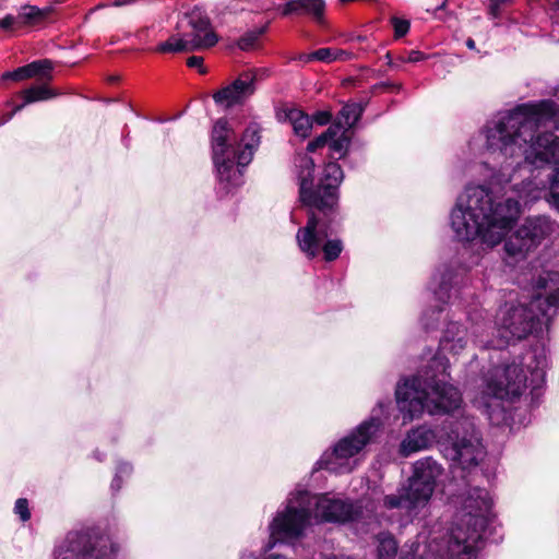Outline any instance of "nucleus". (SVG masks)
<instances>
[{"label":"nucleus","mask_w":559,"mask_h":559,"mask_svg":"<svg viewBox=\"0 0 559 559\" xmlns=\"http://www.w3.org/2000/svg\"><path fill=\"white\" fill-rule=\"evenodd\" d=\"M246 559H253V556L250 555Z\"/></svg>","instance_id":"603ef678"},{"label":"nucleus","mask_w":559,"mask_h":559,"mask_svg":"<svg viewBox=\"0 0 559 559\" xmlns=\"http://www.w3.org/2000/svg\"><path fill=\"white\" fill-rule=\"evenodd\" d=\"M557 223L546 215L528 216L504 241V252L513 262L523 261L557 230Z\"/></svg>","instance_id":"9b49d317"},{"label":"nucleus","mask_w":559,"mask_h":559,"mask_svg":"<svg viewBox=\"0 0 559 559\" xmlns=\"http://www.w3.org/2000/svg\"><path fill=\"white\" fill-rule=\"evenodd\" d=\"M513 190L520 200L512 197L497 201L484 186H469L456 201L451 213V226L461 241L479 238L481 243L492 248L499 245L521 215L522 201L525 205L546 195L545 182L524 180ZM547 201L559 211V168L551 177Z\"/></svg>","instance_id":"f03ea898"},{"label":"nucleus","mask_w":559,"mask_h":559,"mask_svg":"<svg viewBox=\"0 0 559 559\" xmlns=\"http://www.w3.org/2000/svg\"><path fill=\"white\" fill-rule=\"evenodd\" d=\"M233 131L228 121L218 119L212 131L213 160L217 169L221 183L224 189L240 186L242 182V169L251 162L253 152L259 145L260 136L255 128H247L241 139L242 148L235 151L231 147Z\"/></svg>","instance_id":"0eeeda50"},{"label":"nucleus","mask_w":559,"mask_h":559,"mask_svg":"<svg viewBox=\"0 0 559 559\" xmlns=\"http://www.w3.org/2000/svg\"><path fill=\"white\" fill-rule=\"evenodd\" d=\"M188 67L199 68L201 73H205V69L202 68L203 58L199 56H192L187 59Z\"/></svg>","instance_id":"58836bf2"},{"label":"nucleus","mask_w":559,"mask_h":559,"mask_svg":"<svg viewBox=\"0 0 559 559\" xmlns=\"http://www.w3.org/2000/svg\"><path fill=\"white\" fill-rule=\"evenodd\" d=\"M332 115L329 111H318L313 116V121H316L320 126H325L330 122Z\"/></svg>","instance_id":"4c0bfd02"},{"label":"nucleus","mask_w":559,"mask_h":559,"mask_svg":"<svg viewBox=\"0 0 559 559\" xmlns=\"http://www.w3.org/2000/svg\"><path fill=\"white\" fill-rule=\"evenodd\" d=\"M110 538L96 528H81L68 533L55 559H112Z\"/></svg>","instance_id":"ddd939ff"},{"label":"nucleus","mask_w":559,"mask_h":559,"mask_svg":"<svg viewBox=\"0 0 559 559\" xmlns=\"http://www.w3.org/2000/svg\"><path fill=\"white\" fill-rule=\"evenodd\" d=\"M453 277V272L444 266V270L440 274L439 286L433 290L438 300L447 302L450 299L451 282Z\"/></svg>","instance_id":"bb28decb"},{"label":"nucleus","mask_w":559,"mask_h":559,"mask_svg":"<svg viewBox=\"0 0 559 559\" xmlns=\"http://www.w3.org/2000/svg\"><path fill=\"white\" fill-rule=\"evenodd\" d=\"M380 426L379 418L371 417L365 420L352 433L341 439L331 454L323 455L319 464L335 473L352 472L355 464H352L349 460L358 455L371 442Z\"/></svg>","instance_id":"f8f14e48"},{"label":"nucleus","mask_w":559,"mask_h":559,"mask_svg":"<svg viewBox=\"0 0 559 559\" xmlns=\"http://www.w3.org/2000/svg\"><path fill=\"white\" fill-rule=\"evenodd\" d=\"M444 7H445V2H443L441 5H439L436 11L442 10Z\"/></svg>","instance_id":"de8ad7c7"},{"label":"nucleus","mask_w":559,"mask_h":559,"mask_svg":"<svg viewBox=\"0 0 559 559\" xmlns=\"http://www.w3.org/2000/svg\"><path fill=\"white\" fill-rule=\"evenodd\" d=\"M311 57H314V60L332 62L334 61V48H320L311 52Z\"/></svg>","instance_id":"72a5a7b5"},{"label":"nucleus","mask_w":559,"mask_h":559,"mask_svg":"<svg viewBox=\"0 0 559 559\" xmlns=\"http://www.w3.org/2000/svg\"><path fill=\"white\" fill-rule=\"evenodd\" d=\"M356 39H357V40H359V41H361V40H364V39H365V37H362V36H357V37H356Z\"/></svg>","instance_id":"8fccbe9b"},{"label":"nucleus","mask_w":559,"mask_h":559,"mask_svg":"<svg viewBox=\"0 0 559 559\" xmlns=\"http://www.w3.org/2000/svg\"><path fill=\"white\" fill-rule=\"evenodd\" d=\"M53 11L52 7L38 8L24 4L19 10V19L22 27L35 26L45 21Z\"/></svg>","instance_id":"4be33fe9"},{"label":"nucleus","mask_w":559,"mask_h":559,"mask_svg":"<svg viewBox=\"0 0 559 559\" xmlns=\"http://www.w3.org/2000/svg\"><path fill=\"white\" fill-rule=\"evenodd\" d=\"M486 391L479 405L490 407L486 397L491 396L497 400H514L522 395L527 386V378L523 369L512 364L506 367H495L485 377Z\"/></svg>","instance_id":"4468645a"},{"label":"nucleus","mask_w":559,"mask_h":559,"mask_svg":"<svg viewBox=\"0 0 559 559\" xmlns=\"http://www.w3.org/2000/svg\"><path fill=\"white\" fill-rule=\"evenodd\" d=\"M348 144H349V139L346 135V130H345L340 136H337V138L334 136L332 140H330L328 145H329L332 154L333 155L336 154L338 156V158H341L345 155Z\"/></svg>","instance_id":"2f4dec72"},{"label":"nucleus","mask_w":559,"mask_h":559,"mask_svg":"<svg viewBox=\"0 0 559 559\" xmlns=\"http://www.w3.org/2000/svg\"><path fill=\"white\" fill-rule=\"evenodd\" d=\"M21 96L24 102L23 104L16 106L14 112L21 110L27 104L50 99L56 96V93L50 90L47 84L44 83L41 85H34L24 90L21 93Z\"/></svg>","instance_id":"b1692460"},{"label":"nucleus","mask_w":559,"mask_h":559,"mask_svg":"<svg viewBox=\"0 0 559 559\" xmlns=\"http://www.w3.org/2000/svg\"><path fill=\"white\" fill-rule=\"evenodd\" d=\"M53 69L52 61L43 59L31 62L24 67L17 68L12 72L3 74V79H11L13 81H22L29 78H38L41 81H49L51 79V71Z\"/></svg>","instance_id":"a211bd4d"},{"label":"nucleus","mask_w":559,"mask_h":559,"mask_svg":"<svg viewBox=\"0 0 559 559\" xmlns=\"http://www.w3.org/2000/svg\"><path fill=\"white\" fill-rule=\"evenodd\" d=\"M435 433L426 427H418L407 433L402 441L400 452L404 456L427 449L435 441Z\"/></svg>","instance_id":"412c9836"},{"label":"nucleus","mask_w":559,"mask_h":559,"mask_svg":"<svg viewBox=\"0 0 559 559\" xmlns=\"http://www.w3.org/2000/svg\"><path fill=\"white\" fill-rule=\"evenodd\" d=\"M116 80H118V78H117V76H111V78H110V81H116Z\"/></svg>","instance_id":"3c124183"},{"label":"nucleus","mask_w":559,"mask_h":559,"mask_svg":"<svg viewBox=\"0 0 559 559\" xmlns=\"http://www.w3.org/2000/svg\"><path fill=\"white\" fill-rule=\"evenodd\" d=\"M364 109V106L358 103L347 104L342 108L340 115L343 119V123L347 129L356 124V122L360 119Z\"/></svg>","instance_id":"cd10ccee"},{"label":"nucleus","mask_w":559,"mask_h":559,"mask_svg":"<svg viewBox=\"0 0 559 559\" xmlns=\"http://www.w3.org/2000/svg\"><path fill=\"white\" fill-rule=\"evenodd\" d=\"M466 46L469 48V49H474L475 48V40L472 39V38H467L466 40Z\"/></svg>","instance_id":"37998d69"},{"label":"nucleus","mask_w":559,"mask_h":559,"mask_svg":"<svg viewBox=\"0 0 559 559\" xmlns=\"http://www.w3.org/2000/svg\"><path fill=\"white\" fill-rule=\"evenodd\" d=\"M378 559H395L397 543L390 533L378 535Z\"/></svg>","instance_id":"393cba45"},{"label":"nucleus","mask_w":559,"mask_h":559,"mask_svg":"<svg viewBox=\"0 0 559 559\" xmlns=\"http://www.w3.org/2000/svg\"><path fill=\"white\" fill-rule=\"evenodd\" d=\"M552 122L559 129V105L551 99L526 103L499 116L486 127L487 150L504 157H524L536 167L559 162V138L552 132L536 134L539 127ZM513 163L502 164L496 176L498 183L512 180Z\"/></svg>","instance_id":"f257e3e1"},{"label":"nucleus","mask_w":559,"mask_h":559,"mask_svg":"<svg viewBox=\"0 0 559 559\" xmlns=\"http://www.w3.org/2000/svg\"><path fill=\"white\" fill-rule=\"evenodd\" d=\"M353 58H354L353 52L334 48V61L335 60L346 61V60H350Z\"/></svg>","instance_id":"ea45409f"},{"label":"nucleus","mask_w":559,"mask_h":559,"mask_svg":"<svg viewBox=\"0 0 559 559\" xmlns=\"http://www.w3.org/2000/svg\"><path fill=\"white\" fill-rule=\"evenodd\" d=\"M158 52H189L185 36H170L156 47Z\"/></svg>","instance_id":"c85d7f7f"},{"label":"nucleus","mask_w":559,"mask_h":559,"mask_svg":"<svg viewBox=\"0 0 559 559\" xmlns=\"http://www.w3.org/2000/svg\"><path fill=\"white\" fill-rule=\"evenodd\" d=\"M461 503V523L448 542V559H475L492 502L486 489L473 487L462 495Z\"/></svg>","instance_id":"423d86ee"},{"label":"nucleus","mask_w":559,"mask_h":559,"mask_svg":"<svg viewBox=\"0 0 559 559\" xmlns=\"http://www.w3.org/2000/svg\"><path fill=\"white\" fill-rule=\"evenodd\" d=\"M266 31V26H263V27H260V28H255V29H252V31H248L247 33H245L238 40V47L241 49V50H249L251 49L257 40L259 39V37Z\"/></svg>","instance_id":"7c9ffc66"},{"label":"nucleus","mask_w":559,"mask_h":559,"mask_svg":"<svg viewBox=\"0 0 559 559\" xmlns=\"http://www.w3.org/2000/svg\"><path fill=\"white\" fill-rule=\"evenodd\" d=\"M299 201L308 210L318 211L325 216L335 211L338 200V186L343 180V170L335 162L328 163L322 171L319 185L313 188L314 162L302 155L298 159Z\"/></svg>","instance_id":"6e6552de"},{"label":"nucleus","mask_w":559,"mask_h":559,"mask_svg":"<svg viewBox=\"0 0 559 559\" xmlns=\"http://www.w3.org/2000/svg\"><path fill=\"white\" fill-rule=\"evenodd\" d=\"M340 126L330 127L324 133L310 141L307 145L308 152H316L318 148L329 144L330 140L337 135Z\"/></svg>","instance_id":"c756f323"},{"label":"nucleus","mask_w":559,"mask_h":559,"mask_svg":"<svg viewBox=\"0 0 559 559\" xmlns=\"http://www.w3.org/2000/svg\"><path fill=\"white\" fill-rule=\"evenodd\" d=\"M554 277L557 275L545 273L536 281L537 289H550L547 296L538 294L531 300L528 307L518 305L501 309L497 319L498 336L486 343L479 341V346L501 349L511 342L527 337L543 324L548 326L559 310V288L549 286V283L555 281Z\"/></svg>","instance_id":"7ed1b4c3"},{"label":"nucleus","mask_w":559,"mask_h":559,"mask_svg":"<svg viewBox=\"0 0 559 559\" xmlns=\"http://www.w3.org/2000/svg\"><path fill=\"white\" fill-rule=\"evenodd\" d=\"M356 513L352 503L341 499L299 491L296 497L288 500L286 510L277 513L270 524V543L266 550L277 542L298 537L311 518L328 522H346L354 520Z\"/></svg>","instance_id":"20e7f679"},{"label":"nucleus","mask_w":559,"mask_h":559,"mask_svg":"<svg viewBox=\"0 0 559 559\" xmlns=\"http://www.w3.org/2000/svg\"><path fill=\"white\" fill-rule=\"evenodd\" d=\"M432 366H442V361L439 359V358H435L432 361H431Z\"/></svg>","instance_id":"49530a36"},{"label":"nucleus","mask_w":559,"mask_h":559,"mask_svg":"<svg viewBox=\"0 0 559 559\" xmlns=\"http://www.w3.org/2000/svg\"><path fill=\"white\" fill-rule=\"evenodd\" d=\"M450 439L451 459L459 463L462 471L476 467L484 459L485 450L472 421L460 423L452 429Z\"/></svg>","instance_id":"2eb2a0df"},{"label":"nucleus","mask_w":559,"mask_h":559,"mask_svg":"<svg viewBox=\"0 0 559 559\" xmlns=\"http://www.w3.org/2000/svg\"><path fill=\"white\" fill-rule=\"evenodd\" d=\"M510 0H490L489 11L490 14L497 17L500 14V9L502 5L508 3Z\"/></svg>","instance_id":"e433bc0d"},{"label":"nucleus","mask_w":559,"mask_h":559,"mask_svg":"<svg viewBox=\"0 0 559 559\" xmlns=\"http://www.w3.org/2000/svg\"><path fill=\"white\" fill-rule=\"evenodd\" d=\"M442 472V466L432 457L418 460L413 466V475L407 485L401 487L396 493L384 496L383 507L388 510H405L407 516H416L428 504Z\"/></svg>","instance_id":"1a4fd4ad"},{"label":"nucleus","mask_w":559,"mask_h":559,"mask_svg":"<svg viewBox=\"0 0 559 559\" xmlns=\"http://www.w3.org/2000/svg\"><path fill=\"white\" fill-rule=\"evenodd\" d=\"M467 343L466 329L456 322H450L440 340V348L442 352L457 355L466 347Z\"/></svg>","instance_id":"aec40b11"},{"label":"nucleus","mask_w":559,"mask_h":559,"mask_svg":"<svg viewBox=\"0 0 559 559\" xmlns=\"http://www.w3.org/2000/svg\"><path fill=\"white\" fill-rule=\"evenodd\" d=\"M298 59L302 62H310L314 60V57H311V53H301Z\"/></svg>","instance_id":"79ce46f5"},{"label":"nucleus","mask_w":559,"mask_h":559,"mask_svg":"<svg viewBox=\"0 0 559 559\" xmlns=\"http://www.w3.org/2000/svg\"><path fill=\"white\" fill-rule=\"evenodd\" d=\"M425 59V55L418 50H412L407 55L405 61L407 62H418Z\"/></svg>","instance_id":"a19ab883"},{"label":"nucleus","mask_w":559,"mask_h":559,"mask_svg":"<svg viewBox=\"0 0 559 559\" xmlns=\"http://www.w3.org/2000/svg\"><path fill=\"white\" fill-rule=\"evenodd\" d=\"M15 513L20 515L22 521H27L31 518V513L28 510V502L24 498H20L15 502L14 507Z\"/></svg>","instance_id":"f704fd0d"},{"label":"nucleus","mask_w":559,"mask_h":559,"mask_svg":"<svg viewBox=\"0 0 559 559\" xmlns=\"http://www.w3.org/2000/svg\"><path fill=\"white\" fill-rule=\"evenodd\" d=\"M186 17L191 28L189 33L183 35L189 52L209 49L218 41L209 17L201 10L195 9L188 13Z\"/></svg>","instance_id":"dca6fc26"},{"label":"nucleus","mask_w":559,"mask_h":559,"mask_svg":"<svg viewBox=\"0 0 559 559\" xmlns=\"http://www.w3.org/2000/svg\"><path fill=\"white\" fill-rule=\"evenodd\" d=\"M325 216L318 211L308 210V221L306 226L298 229L296 240L301 252L309 259H313L322 251L325 261L336 260L342 250L343 243L340 239H328L329 222L331 215Z\"/></svg>","instance_id":"9d476101"},{"label":"nucleus","mask_w":559,"mask_h":559,"mask_svg":"<svg viewBox=\"0 0 559 559\" xmlns=\"http://www.w3.org/2000/svg\"><path fill=\"white\" fill-rule=\"evenodd\" d=\"M325 12L324 0H288L283 9V15L306 14L313 17L318 23H322Z\"/></svg>","instance_id":"6ab92c4d"},{"label":"nucleus","mask_w":559,"mask_h":559,"mask_svg":"<svg viewBox=\"0 0 559 559\" xmlns=\"http://www.w3.org/2000/svg\"><path fill=\"white\" fill-rule=\"evenodd\" d=\"M285 117L293 127L294 133L302 139L310 134L312 129V119L298 108L285 110Z\"/></svg>","instance_id":"5701e85b"},{"label":"nucleus","mask_w":559,"mask_h":559,"mask_svg":"<svg viewBox=\"0 0 559 559\" xmlns=\"http://www.w3.org/2000/svg\"><path fill=\"white\" fill-rule=\"evenodd\" d=\"M392 23H393V27H394L396 37L404 36L409 29V22L406 20H401V19L394 17L392 20Z\"/></svg>","instance_id":"c9c22d12"},{"label":"nucleus","mask_w":559,"mask_h":559,"mask_svg":"<svg viewBox=\"0 0 559 559\" xmlns=\"http://www.w3.org/2000/svg\"><path fill=\"white\" fill-rule=\"evenodd\" d=\"M19 14H8L2 20H0V29L2 31H14L21 28Z\"/></svg>","instance_id":"473e14b6"},{"label":"nucleus","mask_w":559,"mask_h":559,"mask_svg":"<svg viewBox=\"0 0 559 559\" xmlns=\"http://www.w3.org/2000/svg\"><path fill=\"white\" fill-rule=\"evenodd\" d=\"M265 559H286V557L281 556V555H271V556L266 557Z\"/></svg>","instance_id":"a18cd8bd"},{"label":"nucleus","mask_w":559,"mask_h":559,"mask_svg":"<svg viewBox=\"0 0 559 559\" xmlns=\"http://www.w3.org/2000/svg\"><path fill=\"white\" fill-rule=\"evenodd\" d=\"M445 367L442 378L436 374L417 376L400 383L395 395L404 420L411 421L425 411L430 415H443L460 408L462 396L459 390L445 380Z\"/></svg>","instance_id":"39448f33"},{"label":"nucleus","mask_w":559,"mask_h":559,"mask_svg":"<svg viewBox=\"0 0 559 559\" xmlns=\"http://www.w3.org/2000/svg\"><path fill=\"white\" fill-rule=\"evenodd\" d=\"M255 74L253 72H245L240 74L230 85L219 90L213 95L217 104L227 107L240 104L254 93Z\"/></svg>","instance_id":"f3484780"},{"label":"nucleus","mask_w":559,"mask_h":559,"mask_svg":"<svg viewBox=\"0 0 559 559\" xmlns=\"http://www.w3.org/2000/svg\"><path fill=\"white\" fill-rule=\"evenodd\" d=\"M112 487L117 488V489H119V487H120V479H119L118 475L115 477V479L112 481Z\"/></svg>","instance_id":"c03bdc74"},{"label":"nucleus","mask_w":559,"mask_h":559,"mask_svg":"<svg viewBox=\"0 0 559 559\" xmlns=\"http://www.w3.org/2000/svg\"><path fill=\"white\" fill-rule=\"evenodd\" d=\"M329 559H349V558H345V557H333V558H329Z\"/></svg>","instance_id":"09e8293b"},{"label":"nucleus","mask_w":559,"mask_h":559,"mask_svg":"<svg viewBox=\"0 0 559 559\" xmlns=\"http://www.w3.org/2000/svg\"><path fill=\"white\" fill-rule=\"evenodd\" d=\"M531 358L535 360V365H527V369L531 371V383L535 388L544 381L547 359L543 353L536 352L532 353Z\"/></svg>","instance_id":"a878e982"}]
</instances>
